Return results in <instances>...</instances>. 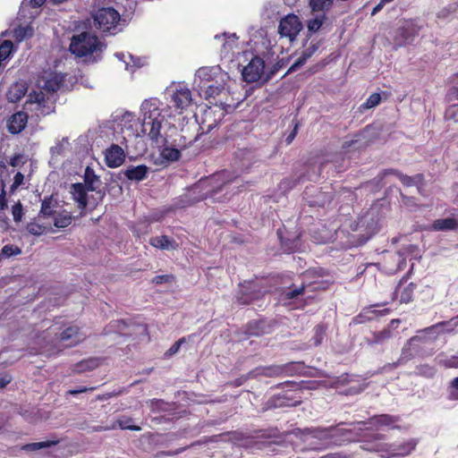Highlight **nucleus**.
<instances>
[{
  "label": "nucleus",
  "instance_id": "9d476101",
  "mask_svg": "<svg viewBox=\"0 0 458 458\" xmlns=\"http://www.w3.org/2000/svg\"><path fill=\"white\" fill-rule=\"evenodd\" d=\"M420 27L412 21H406L396 31L397 44L402 46L411 43L419 35Z\"/></svg>",
  "mask_w": 458,
  "mask_h": 458
},
{
  "label": "nucleus",
  "instance_id": "2eb2a0df",
  "mask_svg": "<svg viewBox=\"0 0 458 458\" xmlns=\"http://www.w3.org/2000/svg\"><path fill=\"white\" fill-rule=\"evenodd\" d=\"M28 122V115L24 112H17L13 114L8 120L7 128L8 131L16 134L21 132L26 126Z\"/></svg>",
  "mask_w": 458,
  "mask_h": 458
},
{
  "label": "nucleus",
  "instance_id": "c85d7f7f",
  "mask_svg": "<svg viewBox=\"0 0 458 458\" xmlns=\"http://www.w3.org/2000/svg\"><path fill=\"white\" fill-rule=\"evenodd\" d=\"M414 284H410L409 285L403 287L399 285L396 289V292L400 293V301L403 303H408L412 300V294L414 291Z\"/></svg>",
  "mask_w": 458,
  "mask_h": 458
},
{
  "label": "nucleus",
  "instance_id": "412c9836",
  "mask_svg": "<svg viewBox=\"0 0 458 458\" xmlns=\"http://www.w3.org/2000/svg\"><path fill=\"white\" fill-rule=\"evenodd\" d=\"M72 199L79 204L80 208H85L87 201V194L82 183H73L71 187Z\"/></svg>",
  "mask_w": 458,
  "mask_h": 458
},
{
  "label": "nucleus",
  "instance_id": "dca6fc26",
  "mask_svg": "<svg viewBox=\"0 0 458 458\" xmlns=\"http://www.w3.org/2000/svg\"><path fill=\"white\" fill-rule=\"evenodd\" d=\"M458 327V320L453 318L449 321L437 323L425 328L422 332L428 335H439L442 333H452Z\"/></svg>",
  "mask_w": 458,
  "mask_h": 458
},
{
  "label": "nucleus",
  "instance_id": "864d4df0",
  "mask_svg": "<svg viewBox=\"0 0 458 458\" xmlns=\"http://www.w3.org/2000/svg\"><path fill=\"white\" fill-rule=\"evenodd\" d=\"M24 181V175L18 172L13 178V182L11 185V191H15L22 183Z\"/></svg>",
  "mask_w": 458,
  "mask_h": 458
},
{
  "label": "nucleus",
  "instance_id": "e433bc0d",
  "mask_svg": "<svg viewBox=\"0 0 458 458\" xmlns=\"http://www.w3.org/2000/svg\"><path fill=\"white\" fill-rule=\"evenodd\" d=\"M325 333H326V329L323 326L316 327L315 330H314V335L311 339L312 345H314V346L319 345L324 339Z\"/></svg>",
  "mask_w": 458,
  "mask_h": 458
},
{
  "label": "nucleus",
  "instance_id": "e2e57ef3",
  "mask_svg": "<svg viewBox=\"0 0 458 458\" xmlns=\"http://www.w3.org/2000/svg\"><path fill=\"white\" fill-rule=\"evenodd\" d=\"M297 127H298V125L296 124L294 126L293 131L286 137L285 142L287 145L291 144L292 141L293 140V139L295 138V136L297 134Z\"/></svg>",
  "mask_w": 458,
  "mask_h": 458
},
{
  "label": "nucleus",
  "instance_id": "c03bdc74",
  "mask_svg": "<svg viewBox=\"0 0 458 458\" xmlns=\"http://www.w3.org/2000/svg\"><path fill=\"white\" fill-rule=\"evenodd\" d=\"M381 101V96L378 93H374L369 97L365 103H363L362 106L365 109H369L377 106Z\"/></svg>",
  "mask_w": 458,
  "mask_h": 458
},
{
  "label": "nucleus",
  "instance_id": "7ed1b4c3",
  "mask_svg": "<svg viewBox=\"0 0 458 458\" xmlns=\"http://www.w3.org/2000/svg\"><path fill=\"white\" fill-rule=\"evenodd\" d=\"M386 436L383 434H374L361 442V448L368 452L378 453L382 458H395L411 454L418 445L415 438L391 444L383 442Z\"/></svg>",
  "mask_w": 458,
  "mask_h": 458
},
{
  "label": "nucleus",
  "instance_id": "09e8293b",
  "mask_svg": "<svg viewBox=\"0 0 458 458\" xmlns=\"http://www.w3.org/2000/svg\"><path fill=\"white\" fill-rule=\"evenodd\" d=\"M12 214L15 222H21L22 219V205L20 202L14 204L12 208Z\"/></svg>",
  "mask_w": 458,
  "mask_h": 458
},
{
  "label": "nucleus",
  "instance_id": "49530a36",
  "mask_svg": "<svg viewBox=\"0 0 458 458\" xmlns=\"http://www.w3.org/2000/svg\"><path fill=\"white\" fill-rule=\"evenodd\" d=\"M421 339H422V336H420V335H416V336L411 337L406 343V344L403 346V352H402V356L403 358H408V357L411 356V347L412 344L417 342V341H420Z\"/></svg>",
  "mask_w": 458,
  "mask_h": 458
},
{
  "label": "nucleus",
  "instance_id": "052dcab7",
  "mask_svg": "<svg viewBox=\"0 0 458 458\" xmlns=\"http://www.w3.org/2000/svg\"><path fill=\"white\" fill-rule=\"evenodd\" d=\"M95 387H90V388H88V387H80L78 389H73V390H70L68 392L69 394H72V395H76L78 394H81V393H86L88 391H92L94 390Z\"/></svg>",
  "mask_w": 458,
  "mask_h": 458
},
{
  "label": "nucleus",
  "instance_id": "f8f14e48",
  "mask_svg": "<svg viewBox=\"0 0 458 458\" xmlns=\"http://www.w3.org/2000/svg\"><path fill=\"white\" fill-rule=\"evenodd\" d=\"M253 377L265 376L269 377L291 375V365H271L257 368L250 373Z\"/></svg>",
  "mask_w": 458,
  "mask_h": 458
},
{
  "label": "nucleus",
  "instance_id": "39448f33",
  "mask_svg": "<svg viewBox=\"0 0 458 458\" xmlns=\"http://www.w3.org/2000/svg\"><path fill=\"white\" fill-rule=\"evenodd\" d=\"M102 47L103 45L98 38L89 32L74 35L70 44V51L79 57L101 51Z\"/></svg>",
  "mask_w": 458,
  "mask_h": 458
},
{
  "label": "nucleus",
  "instance_id": "a19ab883",
  "mask_svg": "<svg viewBox=\"0 0 458 458\" xmlns=\"http://www.w3.org/2000/svg\"><path fill=\"white\" fill-rule=\"evenodd\" d=\"M448 399L458 400V377L454 378L448 386Z\"/></svg>",
  "mask_w": 458,
  "mask_h": 458
},
{
  "label": "nucleus",
  "instance_id": "cd10ccee",
  "mask_svg": "<svg viewBox=\"0 0 458 458\" xmlns=\"http://www.w3.org/2000/svg\"><path fill=\"white\" fill-rule=\"evenodd\" d=\"M457 223L454 218H443L434 221L432 228L437 231L453 230L456 227Z\"/></svg>",
  "mask_w": 458,
  "mask_h": 458
},
{
  "label": "nucleus",
  "instance_id": "c9c22d12",
  "mask_svg": "<svg viewBox=\"0 0 458 458\" xmlns=\"http://www.w3.org/2000/svg\"><path fill=\"white\" fill-rule=\"evenodd\" d=\"M13 50V42L4 40L0 46V61H4L9 57Z\"/></svg>",
  "mask_w": 458,
  "mask_h": 458
},
{
  "label": "nucleus",
  "instance_id": "0e129e2a",
  "mask_svg": "<svg viewBox=\"0 0 458 458\" xmlns=\"http://www.w3.org/2000/svg\"><path fill=\"white\" fill-rule=\"evenodd\" d=\"M5 207H6L5 192L4 190V186H2L1 194H0V208L2 209H4Z\"/></svg>",
  "mask_w": 458,
  "mask_h": 458
},
{
  "label": "nucleus",
  "instance_id": "a18cd8bd",
  "mask_svg": "<svg viewBox=\"0 0 458 458\" xmlns=\"http://www.w3.org/2000/svg\"><path fill=\"white\" fill-rule=\"evenodd\" d=\"M68 145H69L68 140L64 138L62 140L56 142L55 145L50 148V151L53 156L54 155H61Z\"/></svg>",
  "mask_w": 458,
  "mask_h": 458
},
{
  "label": "nucleus",
  "instance_id": "7c9ffc66",
  "mask_svg": "<svg viewBox=\"0 0 458 458\" xmlns=\"http://www.w3.org/2000/svg\"><path fill=\"white\" fill-rule=\"evenodd\" d=\"M72 217L68 213L58 214L55 216L54 225L57 228H65L71 225Z\"/></svg>",
  "mask_w": 458,
  "mask_h": 458
},
{
  "label": "nucleus",
  "instance_id": "f257e3e1",
  "mask_svg": "<svg viewBox=\"0 0 458 458\" xmlns=\"http://www.w3.org/2000/svg\"><path fill=\"white\" fill-rule=\"evenodd\" d=\"M398 417L381 414L370 418L368 421H357L352 424V428H345L340 423L335 428H306L301 430L297 428L292 432V435L300 438L307 444L310 448H317L318 441L323 444H338L340 441H354V437L360 436V431L365 429H379L382 427L390 426L396 422Z\"/></svg>",
  "mask_w": 458,
  "mask_h": 458
},
{
  "label": "nucleus",
  "instance_id": "603ef678",
  "mask_svg": "<svg viewBox=\"0 0 458 458\" xmlns=\"http://www.w3.org/2000/svg\"><path fill=\"white\" fill-rule=\"evenodd\" d=\"M309 58L301 53V55L294 61V63L289 68V72H294L301 66H302Z\"/></svg>",
  "mask_w": 458,
  "mask_h": 458
},
{
  "label": "nucleus",
  "instance_id": "20e7f679",
  "mask_svg": "<svg viewBox=\"0 0 458 458\" xmlns=\"http://www.w3.org/2000/svg\"><path fill=\"white\" fill-rule=\"evenodd\" d=\"M140 119L135 114L129 111H117L112 115L109 123H103L100 128H113L116 141L121 143L134 137L140 136Z\"/></svg>",
  "mask_w": 458,
  "mask_h": 458
},
{
  "label": "nucleus",
  "instance_id": "1a4fd4ad",
  "mask_svg": "<svg viewBox=\"0 0 458 458\" xmlns=\"http://www.w3.org/2000/svg\"><path fill=\"white\" fill-rule=\"evenodd\" d=\"M264 61L260 57L255 56L243 68L242 79L249 83L259 81L264 76Z\"/></svg>",
  "mask_w": 458,
  "mask_h": 458
},
{
  "label": "nucleus",
  "instance_id": "5fc2aeb1",
  "mask_svg": "<svg viewBox=\"0 0 458 458\" xmlns=\"http://www.w3.org/2000/svg\"><path fill=\"white\" fill-rule=\"evenodd\" d=\"M184 342V338H181L180 340H178L177 342H175L169 349L168 351L165 352V355L166 356H172L174 354H175L180 347H181V344Z\"/></svg>",
  "mask_w": 458,
  "mask_h": 458
},
{
  "label": "nucleus",
  "instance_id": "ea45409f",
  "mask_svg": "<svg viewBox=\"0 0 458 458\" xmlns=\"http://www.w3.org/2000/svg\"><path fill=\"white\" fill-rule=\"evenodd\" d=\"M32 35V29L27 27H18L14 30V37L17 40L21 41L25 38Z\"/></svg>",
  "mask_w": 458,
  "mask_h": 458
},
{
  "label": "nucleus",
  "instance_id": "b1692460",
  "mask_svg": "<svg viewBox=\"0 0 458 458\" xmlns=\"http://www.w3.org/2000/svg\"><path fill=\"white\" fill-rule=\"evenodd\" d=\"M84 182L89 191H96L100 184L99 177L96 175L94 170L89 166H87L85 169Z\"/></svg>",
  "mask_w": 458,
  "mask_h": 458
},
{
  "label": "nucleus",
  "instance_id": "8fccbe9b",
  "mask_svg": "<svg viewBox=\"0 0 458 458\" xmlns=\"http://www.w3.org/2000/svg\"><path fill=\"white\" fill-rule=\"evenodd\" d=\"M27 230L30 234L33 235H40L43 233L44 231L43 227L40 225L33 222L29 223L27 225Z\"/></svg>",
  "mask_w": 458,
  "mask_h": 458
},
{
  "label": "nucleus",
  "instance_id": "f704fd0d",
  "mask_svg": "<svg viewBox=\"0 0 458 458\" xmlns=\"http://www.w3.org/2000/svg\"><path fill=\"white\" fill-rule=\"evenodd\" d=\"M57 443H58V441H56V440H55V441H42V442H37V443H32V444L26 445L23 448L25 450L36 451V450H39V449H42V448L49 447L51 445H56Z\"/></svg>",
  "mask_w": 458,
  "mask_h": 458
},
{
  "label": "nucleus",
  "instance_id": "473e14b6",
  "mask_svg": "<svg viewBox=\"0 0 458 458\" xmlns=\"http://www.w3.org/2000/svg\"><path fill=\"white\" fill-rule=\"evenodd\" d=\"M54 208H55V205L53 203L52 198L46 199L42 202L40 214L43 216H50L55 214Z\"/></svg>",
  "mask_w": 458,
  "mask_h": 458
},
{
  "label": "nucleus",
  "instance_id": "6ab92c4d",
  "mask_svg": "<svg viewBox=\"0 0 458 458\" xmlns=\"http://www.w3.org/2000/svg\"><path fill=\"white\" fill-rule=\"evenodd\" d=\"M148 172V167L145 165H130L123 170L124 176L131 181H142Z\"/></svg>",
  "mask_w": 458,
  "mask_h": 458
},
{
  "label": "nucleus",
  "instance_id": "423d86ee",
  "mask_svg": "<svg viewBox=\"0 0 458 458\" xmlns=\"http://www.w3.org/2000/svg\"><path fill=\"white\" fill-rule=\"evenodd\" d=\"M95 22L104 32L116 34L121 30V15L113 7H103L97 11L94 16Z\"/></svg>",
  "mask_w": 458,
  "mask_h": 458
},
{
  "label": "nucleus",
  "instance_id": "bb28decb",
  "mask_svg": "<svg viewBox=\"0 0 458 458\" xmlns=\"http://www.w3.org/2000/svg\"><path fill=\"white\" fill-rule=\"evenodd\" d=\"M331 199V193L319 191L312 199L309 200V204L313 207H324L326 204L329 203Z\"/></svg>",
  "mask_w": 458,
  "mask_h": 458
},
{
  "label": "nucleus",
  "instance_id": "4c0bfd02",
  "mask_svg": "<svg viewBox=\"0 0 458 458\" xmlns=\"http://www.w3.org/2000/svg\"><path fill=\"white\" fill-rule=\"evenodd\" d=\"M99 365V362L96 359H91L88 360H84L78 364L77 371L83 372L85 370H91L97 368Z\"/></svg>",
  "mask_w": 458,
  "mask_h": 458
},
{
  "label": "nucleus",
  "instance_id": "338daca9",
  "mask_svg": "<svg viewBox=\"0 0 458 458\" xmlns=\"http://www.w3.org/2000/svg\"><path fill=\"white\" fill-rule=\"evenodd\" d=\"M10 382H11V377L9 376L1 377H0V389L4 388Z\"/></svg>",
  "mask_w": 458,
  "mask_h": 458
},
{
  "label": "nucleus",
  "instance_id": "aec40b11",
  "mask_svg": "<svg viewBox=\"0 0 458 458\" xmlns=\"http://www.w3.org/2000/svg\"><path fill=\"white\" fill-rule=\"evenodd\" d=\"M149 243L155 248L165 250H175L178 248V243L166 235L152 237L149 240Z\"/></svg>",
  "mask_w": 458,
  "mask_h": 458
},
{
  "label": "nucleus",
  "instance_id": "5701e85b",
  "mask_svg": "<svg viewBox=\"0 0 458 458\" xmlns=\"http://www.w3.org/2000/svg\"><path fill=\"white\" fill-rule=\"evenodd\" d=\"M386 174H393L396 175V177L406 186H412V185H418L421 183L423 180L422 174H417L413 177L403 174L402 173L395 171V170H389L386 171Z\"/></svg>",
  "mask_w": 458,
  "mask_h": 458
},
{
  "label": "nucleus",
  "instance_id": "9b49d317",
  "mask_svg": "<svg viewBox=\"0 0 458 458\" xmlns=\"http://www.w3.org/2000/svg\"><path fill=\"white\" fill-rule=\"evenodd\" d=\"M228 79V74L221 72L220 73L216 74L214 81L208 85H201L200 91L204 92L206 98H215L225 89V86Z\"/></svg>",
  "mask_w": 458,
  "mask_h": 458
},
{
  "label": "nucleus",
  "instance_id": "2f4dec72",
  "mask_svg": "<svg viewBox=\"0 0 458 458\" xmlns=\"http://www.w3.org/2000/svg\"><path fill=\"white\" fill-rule=\"evenodd\" d=\"M60 85L61 79L57 75H53L45 81L43 88L49 92H55L59 89Z\"/></svg>",
  "mask_w": 458,
  "mask_h": 458
},
{
  "label": "nucleus",
  "instance_id": "4d7b16f0",
  "mask_svg": "<svg viewBox=\"0 0 458 458\" xmlns=\"http://www.w3.org/2000/svg\"><path fill=\"white\" fill-rule=\"evenodd\" d=\"M23 158L24 157L21 155L14 156L11 158L9 164L13 167L20 166L21 164H23Z\"/></svg>",
  "mask_w": 458,
  "mask_h": 458
},
{
  "label": "nucleus",
  "instance_id": "774afa93",
  "mask_svg": "<svg viewBox=\"0 0 458 458\" xmlns=\"http://www.w3.org/2000/svg\"><path fill=\"white\" fill-rule=\"evenodd\" d=\"M446 366L458 368V357H454L451 360H449L448 362L446 363Z\"/></svg>",
  "mask_w": 458,
  "mask_h": 458
},
{
  "label": "nucleus",
  "instance_id": "58836bf2",
  "mask_svg": "<svg viewBox=\"0 0 458 458\" xmlns=\"http://www.w3.org/2000/svg\"><path fill=\"white\" fill-rule=\"evenodd\" d=\"M131 422L132 419L129 417H123L117 420V424L122 429L140 430V427L131 425Z\"/></svg>",
  "mask_w": 458,
  "mask_h": 458
},
{
  "label": "nucleus",
  "instance_id": "4468645a",
  "mask_svg": "<svg viewBox=\"0 0 458 458\" xmlns=\"http://www.w3.org/2000/svg\"><path fill=\"white\" fill-rule=\"evenodd\" d=\"M222 71L217 66L201 67L196 72L194 82L197 84L198 80L199 81L198 83V88L200 89L201 85H208L214 81L216 74L220 73Z\"/></svg>",
  "mask_w": 458,
  "mask_h": 458
},
{
  "label": "nucleus",
  "instance_id": "680f3d73",
  "mask_svg": "<svg viewBox=\"0 0 458 458\" xmlns=\"http://www.w3.org/2000/svg\"><path fill=\"white\" fill-rule=\"evenodd\" d=\"M196 140H197V136L193 137L192 139H189L188 141H186L185 136H182L178 144L181 147H187L188 145H191L192 142H194Z\"/></svg>",
  "mask_w": 458,
  "mask_h": 458
},
{
  "label": "nucleus",
  "instance_id": "0eeeda50",
  "mask_svg": "<svg viewBox=\"0 0 458 458\" xmlns=\"http://www.w3.org/2000/svg\"><path fill=\"white\" fill-rule=\"evenodd\" d=\"M302 28V23L297 15L288 14L280 20L278 33L281 38H285L290 42H293L296 39Z\"/></svg>",
  "mask_w": 458,
  "mask_h": 458
},
{
  "label": "nucleus",
  "instance_id": "3c124183",
  "mask_svg": "<svg viewBox=\"0 0 458 458\" xmlns=\"http://www.w3.org/2000/svg\"><path fill=\"white\" fill-rule=\"evenodd\" d=\"M445 117L448 120L458 121V105H453L445 112Z\"/></svg>",
  "mask_w": 458,
  "mask_h": 458
},
{
  "label": "nucleus",
  "instance_id": "a878e982",
  "mask_svg": "<svg viewBox=\"0 0 458 458\" xmlns=\"http://www.w3.org/2000/svg\"><path fill=\"white\" fill-rule=\"evenodd\" d=\"M26 93L23 84L16 83L13 85L7 92V99L10 102L15 103L19 101Z\"/></svg>",
  "mask_w": 458,
  "mask_h": 458
},
{
  "label": "nucleus",
  "instance_id": "79ce46f5",
  "mask_svg": "<svg viewBox=\"0 0 458 458\" xmlns=\"http://www.w3.org/2000/svg\"><path fill=\"white\" fill-rule=\"evenodd\" d=\"M332 0H310V5L313 11H323L328 8Z\"/></svg>",
  "mask_w": 458,
  "mask_h": 458
},
{
  "label": "nucleus",
  "instance_id": "6e6552de",
  "mask_svg": "<svg viewBox=\"0 0 458 458\" xmlns=\"http://www.w3.org/2000/svg\"><path fill=\"white\" fill-rule=\"evenodd\" d=\"M174 106L182 112L192 102L191 90L182 84L172 86L167 89Z\"/></svg>",
  "mask_w": 458,
  "mask_h": 458
},
{
  "label": "nucleus",
  "instance_id": "4be33fe9",
  "mask_svg": "<svg viewBox=\"0 0 458 458\" xmlns=\"http://www.w3.org/2000/svg\"><path fill=\"white\" fill-rule=\"evenodd\" d=\"M215 38L222 41V52L225 54H229L236 47L237 37L235 34L224 33L216 35Z\"/></svg>",
  "mask_w": 458,
  "mask_h": 458
},
{
  "label": "nucleus",
  "instance_id": "c756f323",
  "mask_svg": "<svg viewBox=\"0 0 458 458\" xmlns=\"http://www.w3.org/2000/svg\"><path fill=\"white\" fill-rule=\"evenodd\" d=\"M21 253V250L18 246L13 244L4 245L0 252V260L20 255Z\"/></svg>",
  "mask_w": 458,
  "mask_h": 458
},
{
  "label": "nucleus",
  "instance_id": "bf43d9fd",
  "mask_svg": "<svg viewBox=\"0 0 458 458\" xmlns=\"http://www.w3.org/2000/svg\"><path fill=\"white\" fill-rule=\"evenodd\" d=\"M303 290H304V288L301 287V288L294 289L293 291H289L286 293V297L288 299H293V298L299 296L300 294H301Z\"/></svg>",
  "mask_w": 458,
  "mask_h": 458
},
{
  "label": "nucleus",
  "instance_id": "de8ad7c7",
  "mask_svg": "<svg viewBox=\"0 0 458 458\" xmlns=\"http://www.w3.org/2000/svg\"><path fill=\"white\" fill-rule=\"evenodd\" d=\"M174 280L173 275H160L157 276L152 279V283L156 284H171Z\"/></svg>",
  "mask_w": 458,
  "mask_h": 458
},
{
  "label": "nucleus",
  "instance_id": "393cba45",
  "mask_svg": "<svg viewBox=\"0 0 458 458\" xmlns=\"http://www.w3.org/2000/svg\"><path fill=\"white\" fill-rule=\"evenodd\" d=\"M218 117L212 120L213 116L215 115V110H213L211 107H208L205 110L202 123L206 124L208 131L216 127L217 121H220L225 115V112L221 109L218 110Z\"/></svg>",
  "mask_w": 458,
  "mask_h": 458
},
{
  "label": "nucleus",
  "instance_id": "f03ea898",
  "mask_svg": "<svg viewBox=\"0 0 458 458\" xmlns=\"http://www.w3.org/2000/svg\"><path fill=\"white\" fill-rule=\"evenodd\" d=\"M171 115L170 107L157 98L145 99L140 108V131L156 144L165 142L162 133L166 118Z\"/></svg>",
  "mask_w": 458,
  "mask_h": 458
},
{
  "label": "nucleus",
  "instance_id": "13d9d810",
  "mask_svg": "<svg viewBox=\"0 0 458 458\" xmlns=\"http://www.w3.org/2000/svg\"><path fill=\"white\" fill-rule=\"evenodd\" d=\"M318 49V46L316 44H311L305 50H303V54L306 57L310 58L317 50Z\"/></svg>",
  "mask_w": 458,
  "mask_h": 458
},
{
  "label": "nucleus",
  "instance_id": "72a5a7b5",
  "mask_svg": "<svg viewBox=\"0 0 458 458\" xmlns=\"http://www.w3.org/2000/svg\"><path fill=\"white\" fill-rule=\"evenodd\" d=\"M161 156L167 161H176L180 157V152L174 148H165L161 152Z\"/></svg>",
  "mask_w": 458,
  "mask_h": 458
},
{
  "label": "nucleus",
  "instance_id": "6e6d98bb",
  "mask_svg": "<svg viewBox=\"0 0 458 458\" xmlns=\"http://www.w3.org/2000/svg\"><path fill=\"white\" fill-rule=\"evenodd\" d=\"M391 336V332L389 329H385L381 331L378 335L375 336L376 343H381L385 339H388Z\"/></svg>",
  "mask_w": 458,
  "mask_h": 458
},
{
  "label": "nucleus",
  "instance_id": "ddd939ff",
  "mask_svg": "<svg viewBox=\"0 0 458 458\" xmlns=\"http://www.w3.org/2000/svg\"><path fill=\"white\" fill-rule=\"evenodd\" d=\"M125 158L123 149L115 144H113L105 152L106 164L108 167H118L120 166Z\"/></svg>",
  "mask_w": 458,
  "mask_h": 458
},
{
  "label": "nucleus",
  "instance_id": "f3484780",
  "mask_svg": "<svg viewBox=\"0 0 458 458\" xmlns=\"http://www.w3.org/2000/svg\"><path fill=\"white\" fill-rule=\"evenodd\" d=\"M84 336L79 332L78 327H67L60 335L59 341L65 346H73L82 341Z\"/></svg>",
  "mask_w": 458,
  "mask_h": 458
},
{
  "label": "nucleus",
  "instance_id": "a211bd4d",
  "mask_svg": "<svg viewBox=\"0 0 458 458\" xmlns=\"http://www.w3.org/2000/svg\"><path fill=\"white\" fill-rule=\"evenodd\" d=\"M255 287L254 283L241 285V295L237 296L238 301L242 304H247L252 300L259 298L262 293L259 291L256 292Z\"/></svg>",
  "mask_w": 458,
  "mask_h": 458
},
{
  "label": "nucleus",
  "instance_id": "37998d69",
  "mask_svg": "<svg viewBox=\"0 0 458 458\" xmlns=\"http://www.w3.org/2000/svg\"><path fill=\"white\" fill-rule=\"evenodd\" d=\"M324 21L323 15H318L314 19L309 21L308 30L311 32H317L322 26Z\"/></svg>",
  "mask_w": 458,
  "mask_h": 458
},
{
  "label": "nucleus",
  "instance_id": "69168bd1",
  "mask_svg": "<svg viewBox=\"0 0 458 458\" xmlns=\"http://www.w3.org/2000/svg\"><path fill=\"white\" fill-rule=\"evenodd\" d=\"M398 267L396 269L393 270L391 269V271H398V270H403L405 266H406V260L404 259H403L400 255H398Z\"/></svg>",
  "mask_w": 458,
  "mask_h": 458
}]
</instances>
